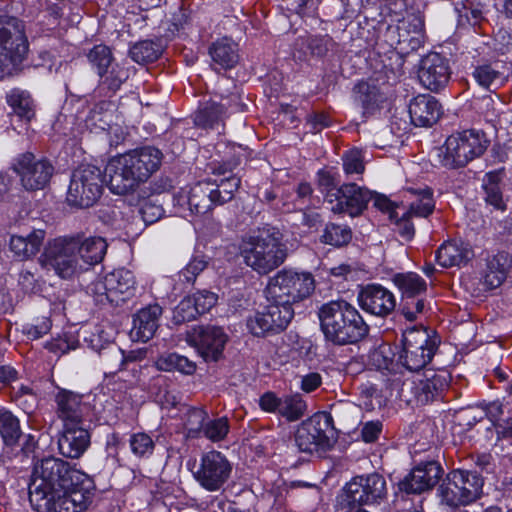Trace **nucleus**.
<instances>
[{
	"label": "nucleus",
	"mask_w": 512,
	"mask_h": 512,
	"mask_svg": "<svg viewBox=\"0 0 512 512\" xmlns=\"http://www.w3.org/2000/svg\"><path fill=\"white\" fill-rule=\"evenodd\" d=\"M93 495L91 479L64 460L47 457L34 465L29 501L37 512H84Z\"/></svg>",
	"instance_id": "f257e3e1"
},
{
	"label": "nucleus",
	"mask_w": 512,
	"mask_h": 512,
	"mask_svg": "<svg viewBox=\"0 0 512 512\" xmlns=\"http://www.w3.org/2000/svg\"><path fill=\"white\" fill-rule=\"evenodd\" d=\"M162 152L152 146L130 150L111 158L105 167L112 193L126 195L145 183L161 166Z\"/></svg>",
	"instance_id": "f03ea898"
},
{
	"label": "nucleus",
	"mask_w": 512,
	"mask_h": 512,
	"mask_svg": "<svg viewBox=\"0 0 512 512\" xmlns=\"http://www.w3.org/2000/svg\"><path fill=\"white\" fill-rule=\"evenodd\" d=\"M319 319L325 338L337 345L356 343L369 332L358 310L344 300L324 304L319 310Z\"/></svg>",
	"instance_id": "7ed1b4c3"
},
{
	"label": "nucleus",
	"mask_w": 512,
	"mask_h": 512,
	"mask_svg": "<svg viewBox=\"0 0 512 512\" xmlns=\"http://www.w3.org/2000/svg\"><path fill=\"white\" fill-rule=\"evenodd\" d=\"M240 252L245 264L262 275L281 266L288 256L283 235L276 229H263L244 238Z\"/></svg>",
	"instance_id": "20e7f679"
},
{
	"label": "nucleus",
	"mask_w": 512,
	"mask_h": 512,
	"mask_svg": "<svg viewBox=\"0 0 512 512\" xmlns=\"http://www.w3.org/2000/svg\"><path fill=\"white\" fill-rule=\"evenodd\" d=\"M314 288L315 282L311 273L283 269L270 278L266 297L267 301L293 306L309 297Z\"/></svg>",
	"instance_id": "39448f33"
},
{
	"label": "nucleus",
	"mask_w": 512,
	"mask_h": 512,
	"mask_svg": "<svg viewBox=\"0 0 512 512\" xmlns=\"http://www.w3.org/2000/svg\"><path fill=\"white\" fill-rule=\"evenodd\" d=\"M27 52L28 42L22 22L12 16H0V77L11 75Z\"/></svg>",
	"instance_id": "423d86ee"
},
{
	"label": "nucleus",
	"mask_w": 512,
	"mask_h": 512,
	"mask_svg": "<svg viewBox=\"0 0 512 512\" xmlns=\"http://www.w3.org/2000/svg\"><path fill=\"white\" fill-rule=\"evenodd\" d=\"M488 143L485 134L474 129L454 133L444 144L442 164L450 169L464 167L482 156Z\"/></svg>",
	"instance_id": "0eeeda50"
},
{
	"label": "nucleus",
	"mask_w": 512,
	"mask_h": 512,
	"mask_svg": "<svg viewBox=\"0 0 512 512\" xmlns=\"http://www.w3.org/2000/svg\"><path fill=\"white\" fill-rule=\"evenodd\" d=\"M450 380L451 376L445 369L437 371L427 369L423 373L405 379L399 396L408 405H426L448 387Z\"/></svg>",
	"instance_id": "6e6552de"
},
{
	"label": "nucleus",
	"mask_w": 512,
	"mask_h": 512,
	"mask_svg": "<svg viewBox=\"0 0 512 512\" xmlns=\"http://www.w3.org/2000/svg\"><path fill=\"white\" fill-rule=\"evenodd\" d=\"M104 190V174L94 165H81L71 175L66 201L77 208H89L101 197Z\"/></svg>",
	"instance_id": "1a4fd4ad"
},
{
	"label": "nucleus",
	"mask_w": 512,
	"mask_h": 512,
	"mask_svg": "<svg viewBox=\"0 0 512 512\" xmlns=\"http://www.w3.org/2000/svg\"><path fill=\"white\" fill-rule=\"evenodd\" d=\"M336 441L333 419L328 413H317L303 421L295 433V443L302 452H326Z\"/></svg>",
	"instance_id": "9d476101"
},
{
	"label": "nucleus",
	"mask_w": 512,
	"mask_h": 512,
	"mask_svg": "<svg viewBox=\"0 0 512 512\" xmlns=\"http://www.w3.org/2000/svg\"><path fill=\"white\" fill-rule=\"evenodd\" d=\"M399 354L401 364L411 371H420L432 360L438 347L435 337L423 327L404 331Z\"/></svg>",
	"instance_id": "9b49d317"
},
{
	"label": "nucleus",
	"mask_w": 512,
	"mask_h": 512,
	"mask_svg": "<svg viewBox=\"0 0 512 512\" xmlns=\"http://www.w3.org/2000/svg\"><path fill=\"white\" fill-rule=\"evenodd\" d=\"M78 240L75 238H57L50 241L41 257L42 264L52 269L63 279H69L85 268L77 254Z\"/></svg>",
	"instance_id": "f8f14e48"
},
{
	"label": "nucleus",
	"mask_w": 512,
	"mask_h": 512,
	"mask_svg": "<svg viewBox=\"0 0 512 512\" xmlns=\"http://www.w3.org/2000/svg\"><path fill=\"white\" fill-rule=\"evenodd\" d=\"M483 480L474 473L464 470L451 471L440 486L443 501L449 506L467 505L478 499L482 493Z\"/></svg>",
	"instance_id": "ddd939ff"
},
{
	"label": "nucleus",
	"mask_w": 512,
	"mask_h": 512,
	"mask_svg": "<svg viewBox=\"0 0 512 512\" xmlns=\"http://www.w3.org/2000/svg\"><path fill=\"white\" fill-rule=\"evenodd\" d=\"M12 170L19 176L20 184L26 191L44 189L55 171L48 159L37 158L30 152L19 155L12 165Z\"/></svg>",
	"instance_id": "4468645a"
},
{
	"label": "nucleus",
	"mask_w": 512,
	"mask_h": 512,
	"mask_svg": "<svg viewBox=\"0 0 512 512\" xmlns=\"http://www.w3.org/2000/svg\"><path fill=\"white\" fill-rule=\"evenodd\" d=\"M232 465L219 451H209L201 456L195 466L193 476L199 485L207 491L220 490L230 478Z\"/></svg>",
	"instance_id": "2eb2a0df"
},
{
	"label": "nucleus",
	"mask_w": 512,
	"mask_h": 512,
	"mask_svg": "<svg viewBox=\"0 0 512 512\" xmlns=\"http://www.w3.org/2000/svg\"><path fill=\"white\" fill-rule=\"evenodd\" d=\"M186 342L195 348L206 362H217L223 355L227 335L221 327L196 326L187 332Z\"/></svg>",
	"instance_id": "dca6fc26"
},
{
	"label": "nucleus",
	"mask_w": 512,
	"mask_h": 512,
	"mask_svg": "<svg viewBox=\"0 0 512 512\" xmlns=\"http://www.w3.org/2000/svg\"><path fill=\"white\" fill-rule=\"evenodd\" d=\"M372 198V192L355 183L343 184L335 191H328L325 201L335 214L360 215Z\"/></svg>",
	"instance_id": "f3484780"
},
{
	"label": "nucleus",
	"mask_w": 512,
	"mask_h": 512,
	"mask_svg": "<svg viewBox=\"0 0 512 512\" xmlns=\"http://www.w3.org/2000/svg\"><path fill=\"white\" fill-rule=\"evenodd\" d=\"M385 495V479L377 473L355 477L344 488V501L347 504H372L383 499Z\"/></svg>",
	"instance_id": "a211bd4d"
},
{
	"label": "nucleus",
	"mask_w": 512,
	"mask_h": 512,
	"mask_svg": "<svg viewBox=\"0 0 512 512\" xmlns=\"http://www.w3.org/2000/svg\"><path fill=\"white\" fill-rule=\"evenodd\" d=\"M418 78L426 89L439 91L450 78L447 60L438 53H429L420 62Z\"/></svg>",
	"instance_id": "6ab92c4d"
},
{
	"label": "nucleus",
	"mask_w": 512,
	"mask_h": 512,
	"mask_svg": "<svg viewBox=\"0 0 512 512\" xmlns=\"http://www.w3.org/2000/svg\"><path fill=\"white\" fill-rule=\"evenodd\" d=\"M361 308L375 316L385 317L394 311L396 300L392 292L381 285H368L358 296Z\"/></svg>",
	"instance_id": "aec40b11"
},
{
	"label": "nucleus",
	"mask_w": 512,
	"mask_h": 512,
	"mask_svg": "<svg viewBox=\"0 0 512 512\" xmlns=\"http://www.w3.org/2000/svg\"><path fill=\"white\" fill-rule=\"evenodd\" d=\"M441 475L442 468L437 462L419 464L400 483V489L407 493H422L435 486Z\"/></svg>",
	"instance_id": "412c9836"
},
{
	"label": "nucleus",
	"mask_w": 512,
	"mask_h": 512,
	"mask_svg": "<svg viewBox=\"0 0 512 512\" xmlns=\"http://www.w3.org/2000/svg\"><path fill=\"white\" fill-rule=\"evenodd\" d=\"M56 414L63 427L84 425V414L88 410L82 397L70 391L62 390L56 395Z\"/></svg>",
	"instance_id": "4be33fe9"
},
{
	"label": "nucleus",
	"mask_w": 512,
	"mask_h": 512,
	"mask_svg": "<svg viewBox=\"0 0 512 512\" xmlns=\"http://www.w3.org/2000/svg\"><path fill=\"white\" fill-rule=\"evenodd\" d=\"M90 445V433L84 425L62 427L58 438L60 453L67 458H79Z\"/></svg>",
	"instance_id": "5701e85b"
},
{
	"label": "nucleus",
	"mask_w": 512,
	"mask_h": 512,
	"mask_svg": "<svg viewBox=\"0 0 512 512\" xmlns=\"http://www.w3.org/2000/svg\"><path fill=\"white\" fill-rule=\"evenodd\" d=\"M411 122L418 127H430L441 115V105L430 95H418L409 104Z\"/></svg>",
	"instance_id": "b1692460"
},
{
	"label": "nucleus",
	"mask_w": 512,
	"mask_h": 512,
	"mask_svg": "<svg viewBox=\"0 0 512 512\" xmlns=\"http://www.w3.org/2000/svg\"><path fill=\"white\" fill-rule=\"evenodd\" d=\"M161 314L162 308L158 304L141 309L134 316L131 337L142 342L150 340L158 328V320Z\"/></svg>",
	"instance_id": "393cba45"
},
{
	"label": "nucleus",
	"mask_w": 512,
	"mask_h": 512,
	"mask_svg": "<svg viewBox=\"0 0 512 512\" xmlns=\"http://www.w3.org/2000/svg\"><path fill=\"white\" fill-rule=\"evenodd\" d=\"M472 256L473 252L470 246L456 240L443 243L436 252V260L444 268L465 264Z\"/></svg>",
	"instance_id": "a878e982"
},
{
	"label": "nucleus",
	"mask_w": 512,
	"mask_h": 512,
	"mask_svg": "<svg viewBox=\"0 0 512 512\" xmlns=\"http://www.w3.org/2000/svg\"><path fill=\"white\" fill-rule=\"evenodd\" d=\"M511 266L512 260L506 252H499L488 258L486 270L482 276L483 285L490 290L499 287L505 281Z\"/></svg>",
	"instance_id": "bb28decb"
},
{
	"label": "nucleus",
	"mask_w": 512,
	"mask_h": 512,
	"mask_svg": "<svg viewBox=\"0 0 512 512\" xmlns=\"http://www.w3.org/2000/svg\"><path fill=\"white\" fill-rule=\"evenodd\" d=\"M209 55L215 69H231L239 61L238 45L228 37L213 42L209 48Z\"/></svg>",
	"instance_id": "cd10ccee"
},
{
	"label": "nucleus",
	"mask_w": 512,
	"mask_h": 512,
	"mask_svg": "<svg viewBox=\"0 0 512 512\" xmlns=\"http://www.w3.org/2000/svg\"><path fill=\"white\" fill-rule=\"evenodd\" d=\"M188 205L191 212L204 215L210 212L216 204L213 195V184L202 182L196 184L190 191Z\"/></svg>",
	"instance_id": "c85d7f7f"
},
{
	"label": "nucleus",
	"mask_w": 512,
	"mask_h": 512,
	"mask_svg": "<svg viewBox=\"0 0 512 512\" xmlns=\"http://www.w3.org/2000/svg\"><path fill=\"white\" fill-rule=\"evenodd\" d=\"M109 295L112 302L116 304L123 301L120 296L129 294L134 289V276L131 271L126 269H117L106 275Z\"/></svg>",
	"instance_id": "c756f323"
},
{
	"label": "nucleus",
	"mask_w": 512,
	"mask_h": 512,
	"mask_svg": "<svg viewBox=\"0 0 512 512\" xmlns=\"http://www.w3.org/2000/svg\"><path fill=\"white\" fill-rule=\"evenodd\" d=\"M44 238L43 230H35L27 237L14 235L10 240V249L17 257L27 259L39 251Z\"/></svg>",
	"instance_id": "7c9ffc66"
},
{
	"label": "nucleus",
	"mask_w": 512,
	"mask_h": 512,
	"mask_svg": "<svg viewBox=\"0 0 512 512\" xmlns=\"http://www.w3.org/2000/svg\"><path fill=\"white\" fill-rule=\"evenodd\" d=\"M107 243L102 237H90L82 242L78 241V257L87 265L101 262L107 250Z\"/></svg>",
	"instance_id": "2f4dec72"
},
{
	"label": "nucleus",
	"mask_w": 512,
	"mask_h": 512,
	"mask_svg": "<svg viewBox=\"0 0 512 512\" xmlns=\"http://www.w3.org/2000/svg\"><path fill=\"white\" fill-rule=\"evenodd\" d=\"M7 103L13 112L26 121H30L35 115L34 102L28 92L13 89L7 94Z\"/></svg>",
	"instance_id": "473e14b6"
},
{
	"label": "nucleus",
	"mask_w": 512,
	"mask_h": 512,
	"mask_svg": "<svg viewBox=\"0 0 512 512\" xmlns=\"http://www.w3.org/2000/svg\"><path fill=\"white\" fill-rule=\"evenodd\" d=\"M408 192L416 197L410 204L409 214L426 218L434 211L435 201L433 199V191L430 188H409Z\"/></svg>",
	"instance_id": "72a5a7b5"
},
{
	"label": "nucleus",
	"mask_w": 512,
	"mask_h": 512,
	"mask_svg": "<svg viewBox=\"0 0 512 512\" xmlns=\"http://www.w3.org/2000/svg\"><path fill=\"white\" fill-rule=\"evenodd\" d=\"M264 311L274 331L286 328L294 316L293 306L274 301H268Z\"/></svg>",
	"instance_id": "f704fd0d"
},
{
	"label": "nucleus",
	"mask_w": 512,
	"mask_h": 512,
	"mask_svg": "<svg viewBox=\"0 0 512 512\" xmlns=\"http://www.w3.org/2000/svg\"><path fill=\"white\" fill-rule=\"evenodd\" d=\"M502 174V170L491 171L488 172L483 179L486 202L500 210L505 209V203L499 186L502 180Z\"/></svg>",
	"instance_id": "c9c22d12"
},
{
	"label": "nucleus",
	"mask_w": 512,
	"mask_h": 512,
	"mask_svg": "<svg viewBox=\"0 0 512 512\" xmlns=\"http://www.w3.org/2000/svg\"><path fill=\"white\" fill-rule=\"evenodd\" d=\"M393 281L403 294V298L416 297L427 289L426 282L416 273H400Z\"/></svg>",
	"instance_id": "e433bc0d"
},
{
	"label": "nucleus",
	"mask_w": 512,
	"mask_h": 512,
	"mask_svg": "<svg viewBox=\"0 0 512 512\" xmlns=\"http://www.w3.org/2000/svg\"><path fill=\"white\" fill-rule=\"evenodd\" d=\"M131 58L139 63L146 64L156 61L162 54V46L151 40L135 43L129 51Z\"/></svg>",
	"instance_id": "4c0bfd02"
},
{
	"label": "nucleus",
	"mask_w": 512,
	"mask_h": 512,
	"mask_svg": "<svg viewBox=\"0 0 512 512\" xmlns=\"http://www.w3.org/2000/svg\"><path fill=\"white\" fill-rule=\"evenodd\" d=\"M101 86L115 92L128 79L129 71L119 63H112L99 74Z\"/></svg>",
	"instance_id": "58836bf2"
},
{
	"label": "nucleus",
	"mask_w": 512,
	"mask_h": 512,
	"mask_svg": "<svg viewBox=\"0 0 512 512\" xmlns=\"http://www.w3.org/2000/svg\"><path fill=\"white\" fill-rule=\"evenodd\" d=\"M156 365L158 369L163 371L177 370L181 373L191 375L196 371V364L187 357L170 353L158 358Z\"/></svg>",
	"instance_id": "ea45409f"
},
{
	"label": "nucleus",
	"mask_w": 512,
	"mask_h": 512,
	"mask_svg": "<svg viewBox=\"0 0 512 512\" xmlns=\"http://www.w3.org/2000/svg\"><path fill=\"white\" fill-rule=\"evenodd\" d=\"M351 239V229L346 225H338L335 223L327 224L321 236L322 243L335 247L347 245Z\"/></svg>",
	"instance_id": "a19ab883"
},
{
	"label": "nucleus",
	"mask_w": 512,
	"mask_h": 512,
	"mask_svg": "<svg viewBox=\"0 0 512 512\" xmlns=\"http://www.w3.org/2000/svg\"><path fill=\"white\" fill-rule=\"evenodd\" d=\"M306 409L307 405L299 394L286 395L282 399L279 415L287 421L293 422L302 418Z\"/></svg>",
	"instance_id": "79ce46f5"
},
{
	"label": "nucleus",
	"mask_w": 512,
	"mask_h": 512,
	"mask_svg": "<svg viewBox=\"0 0 512 512\" xmlns=\"http://www.w3.org/2000/svg\"><path fill=\"white\" fill-rule=\"evenodd\" d=\"M473 75L476 81L485 88L502 84L505 79L504 72L499 69L498 63L478 66Z\"/></svg>",
	"instance_id": "37998d69"
},
{
	"label": "nucleus",
	"mask_w": 512,
	"mask_h": 512,
	"mask_svg": "<svg viewBox=\"0 0 512 512\" xmlns=\"http://www.w3.org/2000/svg\"><path fill=\"white\" fill-rule=\"evenodd\" d=\"M224 107L217 103H209L199 110L195 116V124L202 128H215L222 120Z\"/></svg>",
	"instance_id": "c03bdc74"
},
{
	"label": "nucleus",
	"mask_w": 512,
	"mask_h": 512,
	"mask_svg": "<svg viewBox=\"0 0 512 512\" xmlns=\"http://www.w3.org/2000/svg\"><path fill=\"white\" fill-rule=\"evenodd\" d=\"M359 390V405L365 410L372 411L382 407L384 398L376 384L371 382L362 383Z\"/></svg>",
	"instance_id": "a18cd8bd"
},
{
	"label": "nucleus",
	"mask_w": 512,
	"mask_h": 512,
	"mask_svg": "<svg viewBox=\"0 0 512 512\" xmlns=\"http://www.w3.org/2000/svg\"><path fill=\"white\" fill-rule=\"evenodd\" d=\"M240 178L235 175H230L220 181V183L213 185V195L216 204L223 205L234 197V193L240 187Z\"/></svg>",
	"instance_id": "49530a36"
},
{
	"label": "nucleus",
	"mask_w": 512,
	"mask_h": 512,
	"mask_svg": "<svg viewBox=\"0 0 512 512\" xmlns=\"http://www.w3.org/2000/svg\"><path fill=\"white\" fill-rule=\"evenodd\" d=\"M0 433L8 445L14 444L21 436L19 420L9 411L0 413Z\"/></svg>",
	"instance_id": "de8ad7c7"
},
{
	"label": "nucleus",
	"mask_w": 512,
	"mask_h": 512,
	"mask_svg": "<svg viewBox=\"0 0 512 512\" xmlns=\"http://www.w3.org/2000/svg\"><path fill=\"white\" fill-rule=\"evenodd\" d=\"M207 418L208 414L203 408L189 409L185 419V430L187 437L198 438L203 432Z\"/></svg>",
	"instance_id": "09e8293b"
},
{
	"label": "nucleus",
	"mask_w": 512,
	"mask_h": 512,
	"mask_svg": "<svg viewBox=\"0 0 512 512\" xmlns=\"http://www.w3.org/2000/svg\"><path fill=\"white\" fill-rule=\"evenodd\" d=\"M100 357L103 366L111 374L121 370L125 362L124 353L117 346H111L101 351Z\"/></svg>",
	"instance_id": "8fccbe9b"
},
{
	"label": "nucleus",
	"mask_w": 512,
	"mask_h": 512,
	"mask_svg": "<svg viewBox=\"0 0 512 512\" xmlns=\"http://www.w3.org/2000/svg\"><path fill=\"white\" fill-rule=\"evenodd\" d=\"M130 447L135 456L145 457L153 453L155 444L148 434L141 432L131 436Z\"/></svg>",
	"instance_id": "3c124183"
},
{
	"label": "nucleus",
	"mask_w": 512,
	"mask_h": 512,
	"mask_svg": "<svg viewBox=\"0 0 512 512\" xmlns=\"http://www.w3.org/2000/svg\"><path fill=\"white\" fill-rule=\"evenodd\" d=\"M194 303L191 296H187L180 301L173 312V320L175 323L181 324L188 322L194 320L199 315Z\"/></svg>",
	"instance_id": "603ef678"
},
{
	"label": "nucleus",
	"mask_w": 512,
	"mask_h": 512,
	"mask_svg": "<svg viewBox=\"0 0 512 512\" xmlns=\"http://www.w3.org/2000/svg\"><path fill=\"white\" fill-rule=\"evenodd\" d=\"M456 9L460 18H465L474 27H481L484 17L480 4H475L473 1L466 0L461 3L460 8L457 7Z\"/></svg>",
	"instance_id": "864d4df0"
},
{
	"label": "nucleus",
	"mask_w": 512,
	"mask_h": 512,
	"mask_svg": "<svg viewBox=\"0 0 512 512\" xmlns=\"http://www.w3.org/2000/svg\"><path fill=\"white\" fill-rule=\"evenodd\" d=\"M229 431L228 420L225 417L205 423L203 434L213 442L221 441Z\"/></svg>",
	"instance_id": "5fc2aeb1"
},
{
	"label": "nucleus",
	"mask_w": 512,
	"mask_h": 512,
	"mask_svg": "<svg viewBox=\"0 0 512 512\" xmlns=\"http://www.w3.org/2000/svg\"><path fill=\"white\" fill-rule=\"evenodd\" d=\"M90 62L97 68L99 74L113 63L112 53L105 45L95 46L89 53Z\"/></svg>",
	"instance_id": "6e6d98bb"
},
{
	"label": "nucleus",
	"mask_w": 512,
	"mask_h": 512,
	"mask_svg": "<svg viewBox=\"0 0 512 512\" xmlns=\"http://www.w3.org/2000/svg\"><path fill=\"white\" fill-rule=\"evenodd\" d=\"M247 329L254 336H263L268 332H273V328L266 317L265 311L257 312L254 315L247 318L246 321Z\"/></svg>",
	"instance_id": "4d7b16f0"
},
{
	"label": "nucleus",
	"mask_w": 512,
	"mask_h": 512,
	"mask_svg": "<svg viewBox=\"0 0 512 512\" xmlns=\"http://www.w3.org/2000/svg\"><path fill=\"white\" fill-rule=\"evenodd\" d=\"M343 168L346 174H362L365 170L363 155L360 150L353 149L343 156Z\"/></svg>",
	"instance_id": "13d9d810"
},
{
	"label": "nucleus",
	"mask_w": 512,
	"mask_h": 512,
	"mask_svg": "<svg viewBox=\"0 0 512 512\" xmlns=\"http://www.w3.org/2000/svg\"><path fill=\"white\" fill-rule=\"evenodd\" d=\"M401 305V313L408 321H415L418 314L424 311V301L415 297L403 298Z\"/></svg>",
	"instance_id": "bf43d9fd"
},
{
	"label": "nucleus",
	"mask_w": 512,
	"mask_h": 512,
	"mask_svg": "<svg viewBox=\"0 0 512 512\" xmlns=\"http://www.w3.org/2000/svg\"><path fill=\"white\" fill-rule=\"evenodd\" d=\"M195 307L197 308L199 315L208 312L218 300V296L210 291L202 290L198 291L192 296Z\"/></svg>",
	"instance_id": "052dcab7"
},
{
	"label": "nucleus",
	"mask_w": 512,
	"mask_h": 512,
	"mask_svg": "<svg viewBox=\"0 0 512 512\" xmlns=\"http://www.w3.org/2000/svg\"><path fill=\"white\" fill-rule=\"evenodd\" d=\"M206 266L207 262L203 258L195 257L180 271L179 276L186 282L192 283Z\"/></svg>",
	"instance_id": "680f3d73"
},
{
	"label": "nucleus",
	"mask_w": 512,
	"mask_h": 512,
	"mask_svg": "<svg viewBox=\"0 0 512 512\" xmlns=\"http://www.w3.org/2000/svg\"><path fill=\"white\" fill-rule=\"evenodd\" d=\"M282 399L274 392H266L259 399L260 408L268 413H278L281 409Z\"/></svg>",
	"instance_id": "e2e57ef3"
},
{
	"label": "nucleus",
	"mask_w": 512,
	"mask_h": 512,
	"mask_svg": "<svg viewBox=\"0 0 512 512\" xmlns=\"http://www.w3.org/2000/svg\"><path fill=\"white\" fill-rule=\"evenodd\" d=\"M106 284L107 278L105 276L103 279H99L92 283V285L90 286V290L96 297V301L103 303L106 300L110 303H113L112 298L109 295L108 285Z\"/></svg>",
	"instance_id": "0e129e2a"
},
{
	"label": "nucleus",
	"mask_w": 512,
	"mask_h": 512,
	"mask_svg": "<svg viewBox=\"0 0 512 512\" xmlns=\"http://www.w3.org/2000/svg\"><path fill=\"white\" fill-rule=\"evenodd\" d=\"M77 341L69 342L67 339L58 338L46 344V348L53 353L65 354L70 350L76 349Z\"/></svg>",
	"instance_id": "69168bd1"
},
{
	"label": "nucleus",
	"mask_w": 512,
	"mask_h": 512,
	"mask_svg": "<svg viewBox=\"0 0 512 512\" xmlns=\"http://www.w3.org/2000/svg\"><path fill=\"white\" fill-rule=\"evenodd\" d=\"M412 216L413 215L409 214L407 211L400 219L396 220L397 231L406 240H410L415 232L414 226L410 221Z\"/></svg>",
	"instance_id": "338daca9"
},
{
	"label": "nucleus",
	"mask_w": 512,
	"mask_h": 512,
	"mask_svg": "<svg viewBox=\"0 0 512 512\" xmlns=\"http://www.w3.org/2000/svg\"><path fill=\"white\" fill-rule=\"evenodd\" d=\"M382 430V424L379 421L367 422L362 429V438L365 442H374Z\"/></svg>",
	"instance_id": "774afa93"
}]
</instances>
